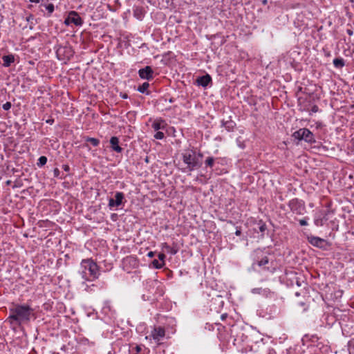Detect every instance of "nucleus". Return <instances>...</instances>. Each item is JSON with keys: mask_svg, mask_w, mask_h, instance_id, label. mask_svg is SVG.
Returning a JSON list of instances; mask_svg holds the SVG:
<instances>
[{"mask_svg": "<svg viewBox=\"0 0 354 354\" xmlns=\"http://www.w3.org/2000/svg\"><path fill=\"white\" fill-rule=\"evenodd\" d=\"M319 111V108L317 105H313L311 108L312 113H317Z\"/></svg>", "mask_w": 354, "mask_h": 354, "instance_id": "30", "label": "nucleus"}, {"mask_svg": "<svg viewBox=\"0 0 354 354\" xmlns=\"http://www.w3.org/2000/svg\"><path fill=\"white\" fill-rule=\"evenodd\" d=\"M262 3L263 4L266 5L267 3V0H263Z\"/></svg>", "mask_w": 354, "mask_h": 354, "instance_id": "39", "label": "nucleus"}, {"mask_svg": "<svg viewBox=\"0 0 354 354\" xmlns=\"http://www.w3.org/2000/svg\"><path fill=\"white\" fill-rule=\"evenodd\" d=\"M11 108V103L8 102L3 104V109L6 111L9 110Z\"/></svg>", "mask_w": 354, "mask_h": 354, "instance_id": "27", "label": "nucleus"}, {"mask_svg": "<svg viewBox=\"0 0 354 354\" xmlns=\"http://www.w3.org/2000/svg\"><path fill=\"white\" fill-rule=\"evenodd\" d=\"M165 335V331L164 328L159 327V328H155L152 332L151 335L153 338L156 340L159 341L161 338H162Z\"/></svg>", "mask_w": 354, "mask_h": 354, "instance_id": "9", "label": "nucleus"}, {"mask_svg": "<svg viewBox=\"0 0 354 354\" xmlns=\"http://www.w3.org/2000/svg\"><path fill=\"white\" fill-rule=\"evenodd\" d=\"M80 274L84 280H89V277L96 279L98 277L97 265L91 259H84L81 263Z\"/></svg>", "mask_w": 354, "mask_h": 354, "instance_id": "2", "label": "nucleus"}, {"mask_svg": "<svg viewBox=\"0 0 354 354\" xmlns=\"http://www.w3.org/2000/svg\"><path fill=\"white\" fill-rule=\"evenodd\" d=\"M154 138L156 139H162L164 138V133L161 131H158L155 135Z\"/></svg>", "mask_w": 354, "mask_h": 354, "instance_id": "26", "label": "nucleus"}, {"mask_svg": "<svg viewBox=\"0 0 354 354\" xmlns=\"http://www.w3.org/2000/svg\"><path fill=\"white\" fill-rule=\"evenodd\" d=\"M211 81L212 78L209 75L199 77L196 80L197 84L203 87L207 86Z\"/></svg>", "mask_w": 354, "mask_h": 354, "instance_id": "12", "label": "nucleus"}, {"mask_svg": "<svg viewBox=\"0 0 354 354\" xmlns=\"http://www.w3.org/2000/svg\"><path fill=\"white\" fill-rule=\"evenodd\" d=\"M299 224H300L301 225H308V223H307V221H306L305 219H301V220L299 221Z\"/></svg>", "mask_w": 354, "mask_h": 354, "instance_id": "31", "label": "nucleus"}, {"mask_svg": "<svg viewBox=\"0 0 354 354\" xmlns=\"http://www.w3.org/2000/svg\"><path fill=\"white\" fill-rule=\"evenodd\" d=\"M162 121H156L153 123L152 127L155 131H158L163 127L162 125Z\"/></svg>", "mask_w": 354, "mask_h": 354, "instance_id": "21", "label": "nucleus"}, {"mask_svg": "<svg viewBox=\"0 0 354 354\" xmlns=\"http://www.w3.org/2000/svg\"><path fill=\"white\" fill-rule=\"evenodd\" d=\"M147 256L149 257H153L154 256V252H149L147 254Z\"/></svg>", "mask_w": 354, "mask_h": 354, "instance_id": "34", "label": "nucleus"}, {"mask_svg": "<svg viewBox=\"0 0 354 354\" xmlns=\"http://www.w3.org/2000/svg\"><path fill=\"white\" fill-rule=\"evenodd\" d=\"M47 162V158L46 156H41L37 162L39 167L44 166Z\"/></svg>", "mask_w": 354, "mask_h": 354, "instance_id": "22", "label": "nucleus"}, {"mask_svg": "<svg viewBox=\"0 0 354 354\" xmlns=\"http://www.w3.org/2000/svg\"><path fill=\"white\" fill-rule=\"evenodd\" d=\"M123 97H124V98H127V95H124L123 96Z\"/></svg>", "mask_w": 354, "mask_h": 354, "instance_id": "41", "label": "nucleus"}, {"mask_svg": "<svg viewBox=\"0 0 354 354\" xmlns=\"http://www.w3.org/2000/svg\"><path fill=\"white\" fill-rule=\"evenodd\" d=\"M214 159L212 157H208L205 160V164L209 167H212L214 165Z\"/></svg>", "mask_w": 354, "mask_h": 354, "instance_id": "23", "label": "nucleus"}, {"mask_svg": "<svg viewBox=\"0 0 354 354\" xmlns=\"http://www.w3.org/2000/svg\"><path fill=\"white\" fill-rule=\"evenodd\" d=\"M31 2L38 3L39 0H30Z\"/></svg>", "mask_w": 354, "mask_h": 354, "instance_id": "38", "label": "nucleus"}, {"mask_svg": "<svg viewBox=\"0 0 354 354\" xmlns=\"http://www.w3.org/2000/svg\"><path fill=\"white\" fill-rule=\"evenodd\" d=\"M201 154H196L195 151L187 150L183 153V160L187 165L189 171H193L201 167Z\"/></svg>", "mask_w": 354, "mask_h": 354, "instance_id": "3", "label": "nucleus"}, {"mask_svg": "<svg viewBox=\"0 0 354 354\" xmlns=\"http://www.w3.org/2000/svg\"><path fill=\"white\" fill-rule=\"evenodd\" d=\"M259 230L261 232H263L266 230V225H262L260 226Z\"/></svg>", "mask_w": 354, "mask_h": 354, "instance_id": "33", "label": "nucleus"}, {"mask_svg": "<svg viewBox=\"0 0 354 354\" xmlns=\"http://www.w3.org/2000/svg\"><path fill=\"white\" fill-rule=\"evenodd\" d=\"M44 7L49 14H51L54 11V6L52 3L44 6Z\"/></svg>", "mask_w": 354, "mask_h": 354, "instance_id": "24", "label": "nucleus"}, {"mask_svg": "<svg viewBox=\"0 0 354 354\" xmlns=\"http://www.w3.org/2000/svg\"><path fill=\"white\" fill-rule=\"evenodd\" d=\"M267 263H268V258L266 257H265L264 258H263L261 261H259L258 262V265L259 266L266 265Z\"/></svg>", "mask_w": 354, "mask_h": 354, "instance_id": "25", "label": "nucleus"}, {"mask_svg": "<svg viewBox=\"0 0 354 354\" xmlns=\"http://www.w3.org/2000/svg\"><path fill=\"white\" fill-rule=\"evenodd\" d=\"M308 241L314 246L322 248L325 241L319 237L309 236Z\"/></svg>", "mask_w": 354, "mask_h": 354, "instance_id": "10", "label": "nucleus"}, {"mask_svg": "<svg viewBox=\"0 0 354 354\" xmlns=\"http://www.w3.org/2000/svg\"><path fill=\"white\" fill-rule=\"evenodd\" d=\"M85 140L90 142L94 147H97L100 144V140L95 138L86 137Z\"/></svg>", "mask_w": 354, "mask_h": 354, "instance_id": "16", "label": "nucleus"}, {"mask_svg": "<svg viewBox=\"0 0 354 354\" xmlns=\"http://www.w3.org/2000/svg\"><path fill=\"white\" fill-rule=\"evenodd\" d=\"M303 140L306 142H310L313 140V135L312 132L308 129H302Z\"/></svg>", "mask_w": 354, "mask_h": 354, "instance_id": "13", "label": "nucleus"}, {"mask_svg": "<svg viewBox=\"0 0 354 354\" xmlns=\"http://www.w3.org/2000/svg\"><path fill=\"white\" fill-rule=\"evenodd\" d=\"M59 170L57 168H55L54 169V176L55 177H57L59 176Z\"/></svg>", "mask_w": 354, "mask_h": 354, "instance_id": "32", "label": "nucleus"}, {"mask_svg": "<svg viewBox=\"0 0 354 354\" xmlns=\"http://www.w3.org/2000/svg\"><path fill=\"white\" fill-rule=\"evenodd\" d=\"M158 259L161 261V263H165V255L163 253H159Z\"/></svg>", "mask_w": 354, "mask_h": 354, "instance_id": "28", "label": "nucleus"}, {"mask_svg": "<svg viewBox=\"0 0 354 354\" xmlns=\"http://www.w3.org/2000/svg\"><path fill=\"white\" fill-rule=\"evenodd\" d=\"M138 74L140 78L150 80L153 79V71L151 66H147L143 68L140 69Z\"/></svg>", "mask_w": 354, "mask_h": 354, "instance_id": "8", "label": "nucleus"}, {"mask_svg": "<svg viewBox=\"0 0 354 354\" xmlns=\"http://www.w3.org/2000/svg\"><path fill=\"white\" fill-rule=\"evenodd\" d=\"M333 64L336 68H342L344 66L345 63L342 58H335L333 60Z\"/></svg>", "mask_w": 354, "mask_h": 354, "instance_id": "15", "label": "nucleus"}, {"mask_svg": "<svg viewBox=\"0 0 354 354\" xmlns=\"http://www.w3.org/2000/svg\"><path fill=\"white\" fill-rule=\"evenodd\" d=\"M136 348L138 352L140 351V348L139 346H137Z\"/></svg>", "mask_w": 354, "mask_h": 354, "instance_id": "40", "label": "nucleus"}, {"mask_svg": "<svg viewBox=\"0 0 354 354\" xmlns=\"http://www.w3.org/2000/svg\"><path fill=\"white\" fill-rule=\"evenodd\" d=\"M303 135L304 133H302V129H299L298 131H295L292 136L295 138V139H297L299 140H303Z\"/></svg>", "mask_w": 354, "mask_h": 354, "instance_id": "18", "label": "nucleus"}, {"mask_svg": "<svg viewBox=\"0 0 354 354\" xmlns=\"http://www.w3.org/2000/svg\"><path fill=\"white\" fill-rule=\"evenodd\" d=\"M151 264L153 265V267L157 269H160L163 267L165 265V263H161L157 259H154L152 261Z\"/></svg>", "mask_w": 354, "mask_h": 354, "instance_id": "19", "label": "nucleus"}, {"mask_svg": "<svg viewBox=\"0 0 354 354\" xmlns=\"http://www.w3.org/2000/svg\"><path fill=\"white\" fill-rule=\"evenodd\" d=\"M252 293L254 294H262V295H266L267 294V292H268V290H266V289H262L261 288H254L252 289Z\"/></svg>", "mask_w": 354, "mask_h": 354, "instance_id": "20", "label": "nucleus"}, {"mask_svg": "<svg viewBox=\"0 0 354 354\" xmlns=\"http://www.w3.org/2000/svg\"><path fill=\"white\" fill-rule=\"evenodd\" d=\"M347 33L349 35H353V31L350 29H348L347 30Z\"/></svg>", "mask_w": 354, "mask_h": 354, "instance_id": "35", "label": "nucleus"}, {"mask_svg": "<svg viewBox=\"0 0 354 354\" xmlns=\"http://www.w3.org/2000/svg\"><path fill=\"white\" fill-rule=\"evenodd\" d=\"M166 248L168 249V250L172 254H175L176 252H177V250L174 249V248H171L169 246L167 245H166Z\"/></svg>", "mask_w": 354, "mask_h": 354, "instance_id": "29", "label": "nucleus"}, {"mask_svg": "<svg viewBox=\"0 0 354 354\" xmlns=\"http://www.w3.org/2000/svg\"><path fill=\"white\" fill-rule=\"evenodd\" d=\"M64 170L68 171L69 169V167L68 165H64Z\"/></svg>", "mask_w": 354, "mask_h": 354, "instance_id": "37", "label": "nucleus"}, {"mask_svg": "<svg viewBox=\"0 0 354 354\" xmlns=\"http://www.w3.org/2000/svg\"><path fill=\"white\" fill-rule=\"evenodd\" d=\"M2 59L3 61V66L8 67L15 62V57L12 55H4L3 56Z\"/></svg>", "mask_w": 354, "mask_h": 354, "instance_id": "14", "label": "nucleus"}, {"mask_svg": "<svg viewBox=\"0 0 354 354\" xmlns=\"http://www.w3.org/2000/svg\"><path fill=\"white\" fill-rule=\"evenodd\" d=\"M149 84L148 82H144L138 88V91L140 93H144L149 88Z\"/></svg>", "mask_w": 354, "mask_h": 354, "instance_id": "17", "label": "nucleus"}, {"mask_svg": "<svg viewBox=\"0 0 354 354\" xmlns=\"http://www.w3.org/2000/svg\"><path fill=\"white\" fill-rule=\"evenodd\" d=\"M8 320L10 324L20 325L30 321L31 315H33V310L27 305H17L10 308Z\"/></svg>", "mask_w": 354, "mask_h": 354, "instance_id": "1", "label": "nucleus"}, {"mask_svg": "<svg viewBox=\"0 0 354 354\" xmlns=\"http://www.w3.org/2000/svg\"><path fill=\"white\" fill-rule=\"evenodd\" d=\"M64 24L67 26L71 24H73L75 26H81L82 24V20L77 12L71 11L69 12L67 18L65 19Z\"/></svg>", "mask_w": 354, "mask_h": 354, "instance_id": "6", "label": "nucleus"}, {"mask_svg": "<svg viewBox=\"0 0 354 354\" xmlns=\"http://www.w3.org/2000/svg\"><path fill=\"white\" fill-rule=\"evenodd\" d=\"M241 232L240 230H236V232H235L236 235H237V236H239L241 234Z\"/></svg>", "mask_w": 354, "mask_h": 354, "instance_id": "36", "label": "nucleus"}, {"mask_svg": "<svg viewBox=\"0 0 354 354\" xmlns=\"http://www.w3.org/2000/svg\"><path fill=\"white\" fill-rule=\"evenodd\" d=\"M124 198V196L122 192H116L115 195V199L112 198H109V207L112 208L113 207L120 206L122 204Z\"/></svg>", "mask_w": 354, "mask_h": 354, "instance_id": "7", "label": "nucleus"}, {"mask_svg": "<svg viewBox=\"0 0 354 354\" xmlns=\"http://www.w3.org/2000/svg\"><path fill=\"white\" fill-rule=\"evenodd\" d=\"M110 144L112 149L118 153H121L122 148L119 146V139L117 137H111Z\"/></svg>", "mask_w": 354, "mask_h": 354, "instance_id": "11", "label": "nucleus"}, {"mask_svg": "<svg viewBox=\"0 0 354 354\" xmlns=\"http://www.w3.org/2000/svg\"><path fill=\"white\" fill-rule=\"evenodd\" d=\"M330 213L328 209L321 210L316 213L314 223L316 226H323L324 223L328 219V216Z\"/></svg>", "mask_w": 354, "mask_h": 354, "instance_id": "4", "label": "nucleus"}, {"mask_svg": "<svg viewBox=\"0 0 354 354\" xmlns=\"http://www.w3.org/2000/svg\"><path fill=\"white\" fill-rule=\"evenodd\" d=\"M57 56L59 59H69L73 56V52L71 47L60 46L57 49Z\"/></svg>", "mask_w": 354, "mask_h": 354, "instance_id": "5", "label": "nucleus"}]
</instances>
